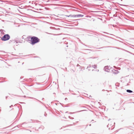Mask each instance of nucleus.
I'll use <instances>...</instances> for the list:
<instances>
[{
  "mask_svg": "<svg viewBox=\"0 0 134 134\" xmlns=\"http://www.w3.org/2000/svg\"><path fill=\"white\" fill-rule=\"evenodd\" d=\"M39 39L36 37H33L31 38V43L32 44L38 42L39 41Z\"/></svg>",
  "mask_w": 134,
  "mask_h": 134,
  "instance_id": "nucleus-1",
  "label": "nucleus"
},
{
  "mask_svg": "<svg viewBox=\"0 0 134 134\" xmlns=\"http://www.w3.org/2000/svg\"><path fill=\"white\" fill-rule=\"evenodd\" d=\"M110 124H108V127H109L110 126Z\"/></svg>",
  "mask_w": 134,
  "mask_h": 134,
  "instance_id": "nucleus-6",
  "label": "nucleus"
},
{
  "mask_svg": "<svg viewBox=\"0 0 134 134\" xmlns=\"http://www.w3.org/2000/svg\"><path fill=\"white\" fill-rule=\"evenodd\" d=\"M93 66H94L93 68H95L97 67V66L96 65H94Z\"/></svg>",
  "mask_w": 134,
  "mask_h": 134,
  "instance_id": "nucleus-5",
  "label": "nucleus"
},
{
  "mask_svg": "<svg viewBox=\"0 0 134 134\" xmlns=\"http://www.w3.org/2000/svg\"><path fill=\"white\" fill-rule=\"evenodd\" d=\"M127 92H129V93H131L132 92V91H131L130 90H127Z\"/></svg>",
  "mask_w": 134,
  "mask_h": 134,
  "instance_id": "nucleus-4",
  "label": "nucleus"
},
{
  "mask_svg": "<svg viewBox=\"0 0 134 134\" xmlns=\"http://www.w3.org/2000/svg\"><path fill=\"white\" fill-rule=\"evenodd\" d=\"M83 16V15H82L81 14H79V15H69V16H67L68 17H70L71 16V17H82Z\"/></svg>",
  "mask_w": 134,
  "mask_h": 134,
  "instance_id": "nucleus-3",
  "label": "nucleus"
},
{
  "mask_svg": "<svg viewBox=\"0 0 134 134\" xmlns=\"http://www.w3.org/2000/svg\"><path fill=\"white\" fill-rule=\"evenodd\" d=\"M10 37L8 35H5L1 39L3 41H5L9 39Z\"/></svg>",
  "mask_w": 134,
  "mask_h": 134,
  "instance_id": "nucleus-2",
  "label": "nucleus"
}]
</instances>
